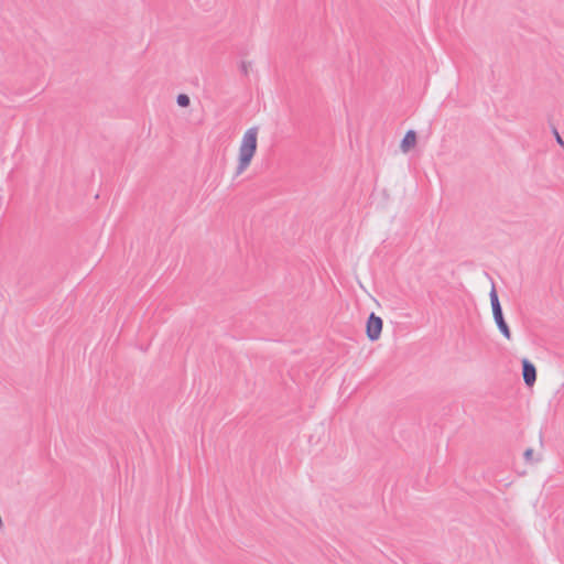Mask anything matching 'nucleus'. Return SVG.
Returning <instances> with one entry per match:
<instances>
[{
    "mask_svg": "<svg viewBox=\"0 0 564 564\" xmlns=\"http://www.w3.org/2000/svg\"><path fill=\"white\" fill-rule=\"evenodd\" d=\"M258 133V127H251L245 132L239 147L238 165L236 171L237 175L245 172L250 165L251 160L257 151Z\"/></svg>",
    "mask_w": 564,
    "mask_h": 564,
    "instance_id": "nucleus-1",
    "label": "nucleus"
},
{
    "mask_svg": "<svg viewBox=\"0 0 564 564\" xmlns=\"http://www.w3.org/2000/svg\"><path fill=\"white\" fill-rule=\"evenodd\" d=\"M556 142L563 148L564 150V141L556 129L553 130Z\"/></svg>",
    "mask_w": 564,
    "mask_h": 564,
    "instance_id": "nucleus-7",
    "label": "nucleus"
},
{
    "mask_svg": "<svg viewBox=\"0 0 564 564\" xmlns=\"http://www.w3.org/2000/svg\"><path fill=\"white\" fill-rule=\"evenodd\" d=\"M489 296H490V303H491L494 319H495L499 330L501 332V334L507 339H510L511 338V332H510V328H509L508 324L505 321L502 308H501V305H500L499 297H498V294H497L495 285H492L491 291L489 293Z\"/></svg>",
    "mask_w": 564,
    "mask_h": 564,
    "instance_id": "nucleus-2",
    "label": "nucleus"
},
{
    "mask_svg": "<svg viewBox=\"0 0 564 564\" xmlns=\"http://www.w3.org/2000/svg\"><path fill=\"white\" fill-rule=\"evenodd\" d=\"M242 70H243V73H247V72H248V68H247L246 63H242Z\"/></svg>",
    "mask_w": 564,
    "mask_h": 564,
    "instance_id": "nucleus-9",
    "label": "nucleus"
},
{
    "mask_svg": "<svg viewBox=\"0 0 564 564\" xmlns=\"http://www.w3.org/2000/svg\"><path fill=\"white\" fill-rule=\"evenodd\" d=\"M176 101L180 107H188L191 104L189 97L185 94H180Z\"/></svg>",
    "mask_w": 564,
    "mask_h": 564,
    "instance_id": "nucleus-6",
    "label": "nucleus"
},
{
    "mask_svg": "<svg viewBox=\"0 0 564 564\" xmlns=\"http://www.w3.org/2000/svg\"><path fill=\"white\" fill-rule=\"evenodd\" d=\"M382 319L375 313H371L367 321L366 332L370 340H377L382 332Z\"/></svg>",
    "mask_w": 564,
    "mask_h": 564,
    "instance_id": "nucleus-3",
    "label": "nucleus"
},
{
    "mask_svg": "<svg viewBox=\"0 0 564 564\" xmlns=\"http://www.w3.org/2000/svg\"><path fill=\"white\" fill-rule=\"evenodd\" d=\"M416 143V133L413 130H409L402 142H401V150L406 153L411 148H413Z\"/></svg>",
    "mask_w": 564,
    "mask_h": 564,
    "instance_id": "nucleus-5",
    "label": "nucleus"
},
{
    "mask_svg": "<svg viewBox=\"0 0 564 564\" xmlns=\"http://www.w3.org/2000/svg\"><path fill=\"white\" fill-rule=\"evenodd\" d=\"M532 456H533V449L532 448H528L525 452H524V458L529 462L532 459Z\"/></svg>",
    "mask_w": 564,
    "mask_h": 564,
    "instance_id": "nucleus-8",
    "label": "nucleus"
},
{
    "mask_svg": "<svg viewBox=\"0 0 564 564\" xmlns=\"http://www.w3.org/2000/svg\"><path fill=\"white\" fill-rule=\"evenodd\" d=\"M522 376L527 386L532 387L536 381L535 366L528 359L522 360Z\"/></svg>",
    "mask_w": 564,
    "mask_h": 564,
    "instance_id": "nucleus-4",
    "label": "nucleus"
}]
</instances>
